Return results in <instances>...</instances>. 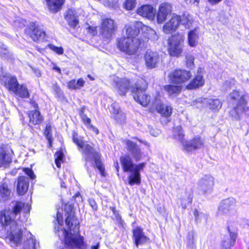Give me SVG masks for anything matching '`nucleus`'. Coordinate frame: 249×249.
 <instances>
[{
	"instance_id": "obj_55",
	"label": "nucleus",
	"mask_w": 249,
	"mask_h": 249,
	"mask_svg": "<svg viewBox=\"0 0 249 249\" xmlns=\"http://www.w3.org/2000/svg\"><path fill=\"white\" fill-rule=\"evenodd\" d=\"M192 197L189 196L187 197V200L185 201V202H184V200L183 199H182V202H181V205H182V207L185 209L186 207V204L187 203H190L192 202Z\"/></svg>"
},
{
	"instance_id": "obj_40",
	"label": "nucleus",
	"mask_w": 249,
	"mask_h": 249,
	"mask_svg": "<svg viewBox=\"0 0 249 249\" xmlns=\"http://www.w3.org/2000/svg\"><path fill=\"white\" fill-rule=\"evenodd\" d=\"M173 136L176 139L180 141L183 147V142H186V140L184 139V135L181 126H178L174 128Z\"/></svg>"
},
{
	"instance_id": "obj_23",
	"label": "nucleus",
	"mask_w": 249,
	"mask_h": 249,
	"mask_svg": "<svg viewBox=\"0 0 249 249\" xmlns=\"http://www.w3.org/2000/svg\"><path fill=\"white\" fill-rule=\"evenodd\" d=\"M132 233L134 244L137 247L139 245L144 244L149 240V238L144 234L143 229L140 227L134 228Z\"/></svg>"
},
{
	"instance_id": "obj_60",
	"label": "nucleus",
	"mask_w": 249,
	"mask_h": 249,
	"mask_svg": "<svg viewBox=\"0 0 249 249\" xmlns=\"http://www.w3.org/2000/svg\"><path fill=\"white\" fill-rule=\"evenodd\" d=\"M99 247V243H97L94 245H92L91 246V249H98Z\"/></svg>"
},
{
	"instance_id": "obj_39",
	"label": "nucleus",
	"mask_w": 249,
	"mask_h": 249,
	"mask_svg": "<svg viewBox=\"0 0 249 249\" xmlns=\"http://www.w3.org/2000/svg\"><path fill=\"white\" fill-rule=\"evenodd\" d=\"M14 93L21 98H28L30 96L28 89L24 85H19Z\"/></svg>"
},
{
	"instance_id": "obj_16",
	"label": "nucleus",
	"mask_w": 249,
	"mask_h": 249,
	"mask_svg": "<svg viewBox=\"0 0 249 249\" xmlns=\"http://www.w3.org/2000/svg\"><path fill=\"white\" fill-rule=\"evenodd\" d=\"M30 37L34 41H43L45 37V32L35 22H31L29 28Z\"/></svg>"
},
{
	"instance_id": "obj_53",
	"label": "nucleus",
	"mask_w": 249,
	"mask_h": 249,
	"mask_svg": "<svg viewBox=\"0 0 249 249\" xmlns=\"http://www.w3.org/2000/svg\"><path fill=\"white\" fill-rule=\"evenodd\" d=\"M7 50L6 49L5 46L0 43V55L2 56L6 54Z\"/></svg>"
},
{
	"instance_id": "obj_1",
	"label": "nucleus",
	"mask_w": 249,
	"mask_h": 249,
	"mask_svg": "<svg viewBox=\"0 0 249 249\" xmlns=\"http://www.w3.org/2000/svg\"><path fill=\"white\" fill-rule=\"evenodd\" d=\"M70 213H68V216L66 219V224L67 225L70 232L62 228L63 225V218L62 214L58 212L57 213V221L59 226L57 229L55 228L58 236L65 242L67 246L71 249H83L85 247L84 237L79 234V222L74 216L71 206Z\"/></svg>"
},
{
	"instance_id": "obj_9",
	"label": "nucleus",
	"mask_w": 249,
	"mask_h": 249,
	"mask_svg": "<svg viewBox=\"0 0 249 249\" xmlns=\"http://www.w3.org/2000/svg\"><path fill=\"white\" fill-rule=\"evenodd\" d=\"M191 76L190 71L178 69L171 72L168 75V77L172 83L180 84L188 81Z\"/></svg>"
},
{
	"instance_id": "obj_2",
	"label": "nucleus",
	"mask_w": 249,
	"mask_h": 249,
	"mask_svg": "<svg viewBox=\"0 0 249 249\" xmlns=\"http://www.w3.org/2000/svg\"><path fill=\"white\" fill-rule=\"evenodd\" d=\"M30 209L29 205L18 202L12 210L5 209L1 212L0 221L1 224L6 226L11 225V231L8 239L12 247H18L21 243L22 237L21 230L17 226L15 219L17 217H19L21 210L25 213H28Z\"/></svg>"
},
{
	"instance_id": "obj_46",
	"label": "nucleus",
	"mask_w": 249,
	"mask_h": 249,
	"mask_svg": "<svg viewBox=\"0 0 249 249\" xmlns=\"http://www.w3.org/2000/svg\"><path fill=\"white\" fill-rule=\"evenodd\" d=\"M44 134L49 143V146H51L52 141V127L50 124H47L45 130Z\"/></svg>"
},
{
	"instance_id": "obj_61",
	"label": "nucleus",
	"mask_w": 249,
	"mask_h": 249,
	"mask_svg": "<svg viewBox=\"0 0 249 249\" xmlns=\"http://www.w3.org/2000/svg\"><path fill=\"white\" fill-rule=\"evenodd\" d=\"M184 0L187 2H189L193 3H195L196 2L198 3L199 1V0Z\"/></svg>"
},
{
	"instance_id": "obj_59",
	"label": "nucleus",
	"mask_w": 249,
	"mask_h": 249,
	"mask_svg": "<svg viewBox=\"0 0 249 249\" xmlns=\"http://www.w3.org/2000/svg\"><path fill=\"white\" fill-rule=\"evenodd\" d=\"M34 72L37 77H39L41 76V72L39 70L35 69Z\"/></svg>"
},
{
	"instance_id": "obj_52",
	"label": "nucleus",
	"mask_w": 249,
	"mask_h": 249,
	"mask_svg": "<svg viewBox=\"0 0 249 249\" xmlns=\"http://www.w3.org/2000/svg\"><path fill=\"white\" fill-rule=\"evenodd\" d=\"M23 171L31 178L34 179L35 178L36 176L31 168H24Z\"/></svg>"
},
{
	"instance_id": "obj_47",
	"label": "nucleus",
	"mask_w": 249,
	"mask_h": 249,
	"mask_svg": "<svg viewBox=\"0 0 249 249\" xmlns=\"http://www.w3.org/2000/svg\"><path fill=\"white\" fill-rule=\"evenodd\" d=\"M103 4L105 6L111 8H115L118 6V0H103Z\"/></svg>"
},
{
	"instance_id": "obj_6",
	"label": "nucleus",
	"mask_w": 249,
	"mask_h": 249,
	"mask_svg": "<svg viewBox=\"0 0 249 249\" xmlns=\"http://www.w3.org/2000/svg\"><path fill=\"white\" fill-rule=\"evenodd\" d=\"M184 41V36L181 33L175 34L169 38L168 51L171 56L179 57L181 55Z\"/></svg>"
},
{
	"instance_id": "obj_31",
	"label": "nucleus",
	"mask_w": 249,
	"mask_h": 249,
	"mask_svg": "<svg viewBox=\"0 0 249 249\" xmlns=\"http://www.w3.org/2000/svg\"><path fill=\"white\" fill-rule=\"evenodd\" d=\"M32 105L33 106L35 110L30 111L28 113L30 119V123L33 124H37L40 123L42 121V117L40 115L39 112L36 110L37 105L33 102Z\"/></svg>"
},
{
	"instance_id": "obj_17",
	"label": "nucleus",
	"mask_w": 249,
	"mask_h": 249,
	"mask_svg": "<svg viewBox=\"0 0 249 249\" xmlns=\"http://www.w3.org/2000/svg\"><path fill=\"white\" fill-rule=\"evenodd\" d=\"M115 29L114 20L110 18H106L103 20L101 26V33L102 36L107 38H110Z\"/></svg>"
},
{
	"instance_id": "obj_11",
	"label": "nucleus",
	"mask_w": 249,
	"mask_h": 249,
	"mask_svg": "<svg viewBox=\"0 0 249 249\" xmlns=\"http://www.w3.org/2000/svg\"><path fill=\"white\" fill-rule=\"evenodd\" d=\"M214 184V178L211 176L206 175L198 181L197 189L202 194H208L213 191Z\"/></svg>"
},
{
	"instance_id": "obj_33",
	"label": "nucleus",
	"mask_w": 249,
	"mask_h": 249,
	"mask_svg": "<svg viewBox=\"0 0 249 249\" xmlns=\"http://www.w3.org/2000/svg\"><path fill=\"white\" fill-rule=\"evenodd\" d=\"M64 1L65 0H46L48 8L53 12H57L60 10Z\"/></svg>"
},
{
	"instance_id": "obj_15",
	"label": "nucleus",
	"mask_w": 249,
	"mask_h": 249,
	"mask_svg": "<svg viewBox=\"0 0 249 249\" xmlns=\"http://www.w3.org/2000/svg\"><path fill=\"white\" fill-rule=\"evenodd\" d=\"M172 6L167 2H163L159 6L157 15V20L158 23H162L167 16L172 14Z\"/></svg>"
},
{
	"instance_id": "obj_38",
	"label": "nucleus",
	"mask_w": 249,
	"mask_h": 249,
	"mask_svg": "<svg viewBox=\"0 0 249 249\" xmlns=\"http://www.w3.org/2000/svg\"><path fill=\"white\" fill-rule=\"evenodd\" d=\"M69 24L72 27H75L78 23L77 17L73 14L72 10H69L65 17Z\"/></svg>"
},
{
	"instance_id": "obj_50",
	"label": "nucleus",
	"mask_w": 249,
	"mask_h": 249,
	"mask_svg": "<svg viewBox=\"0 0 249 249\" xmlns=\"http://www.w3.org/2000/svg\"><path fill=\"white\" fill-rule=\"evenodd\" d=\"M49 47L58 54H62L64 53L63 49L61 47H56L53 45L50 44L49 45Z\"/></svg>"
},
{
	"instance_id": "obj_20",
	"label": "nucleus",
	"mask_w": 249,
	"mask_h": 249,
	"mask_svg": "<svg viewBox=\"0 0 249 249\" xmlns=\"http://www.w3.org/2000/svg\"><path fill=\"white\" fill-rule=\"evenodd\" d=\"M124 143L127 150L130 153L136 161H139L142 158L143 154L141 148L135 142L130 140H126L124 141Z\"/></svg>"
},
{
	"instance_id": "obj_62",
	"label": "nucleus",
	"mask_w": 249,
	"mask_h": 249,
	"mask_svg": "<svg viewBox=\"0 0 249 249\" xmlns=\"http://www.w3.org/2000/svg\"><path fill=\"white\" fill-rule=\"evenodd\" d=\"M114 166L115 167L117 172H119V166L118 162H116V163H114Z\"/></svg>"
},
{
	"instance_id": "obj_64",
	"label": "nucleus",
	"mask_w": 249,
	"mask_h": 249,
	"mask_svg": "<svg viewBox=\"0 0 249 249\" xmlns=\"http://www.w3.org/2000/svg\"><path fill=\"white\" fill-rule=\"evenodd\" d=\"M139 141L142 143H143L144 144H145V145L147 146H149V143L147 142L146 141H144V142H142V141L141 140H139Z\"/></svg>"
},
{
	"instance_id": "obj_19",
	"label": "nucleus",
	"mask_w": 249,
	"mask_h": 249,
	"mask_svg": "<svg viewBox=\"0 0 249 249\" xmlns=\"http://www.w3.org/2000/svg\"><path fill=\"white\" fill-rule=\"evenodd\" d=\"M203 73L204 69L202 68H199L195 78L186 86V89H195L203 86L205 83V80L203 76Z\"/></svg>"
},
{
	"instance_id": "obj_37",
	"label": "nucleus",
	"mask_w": 249,
	"mask_h": 249,
	"mask_svg": "<svg viewBox=\"0 0 249 249\" xmlns=\"http://www.w3.org/2000/svg\"><path fill=\"white\" fill-rule=\"evenodd\" d=\"M236 236L234 233H230V237L223 242L222 249H231L235 243Z\"/></svg>"
},
{
	"instance_id": "obj_24",
	"label": "nucleus",
	"mask_w": 249,
	"mask_h": 249,
	"mask_svg": "<svg viewBox=\"0 0 249 249\" xmlns=\"http://www.w3.org/2000/svg\"><path fill=\"white\" fill-rule=\"evenodd\" d=\"M142 23L140 21H135L126 25L125 26L126 36L133 39H137L136 36L139 33L140 30H142Z\"/></svg>"
},
{
	"instance_id": "obj_4",
	"label": "nucleus",
	"mask_w": 249,
	"mask_h": 249,
	"mask_svg": "<svg viewBox=\"0 0 249 249\" xmlns=\"http://www.w3.org/2000/svg\"><path fill=\"white\" fill-rule=\"evenodd\" d=\"M120 160L124 172H129L127 177L128 184L131 186L139 185L141 182L140 172L143 170L146 163L134 164L131 158L127 154L121 156Z\"/></svg>"
},
{
	"instance_id": "obj_41",
	"label": "nucleus",
	"mask_w": 249,
	"mask_h": 249,
	"mask_svg": "<svg viewBox=\"0 0 249 249\" xmlns=\"http://www.w3.org/2000/svg\"><path fill=\"white\" fill-rule=\"evenodd\" d=\"M164 89L167 92L169 95L173 96L178 94L181 91V88L179 86L166 85L164 87Z\"/></svg>"
},
{
	"instance_id": "obj_29",
	"label": "nucleus",
	"mask_w": 249,
	"mask_h": 249,
	"mask_svg": "<svg viewBox=\"0 0 249 249\" xmlns=\"http://www.w3.org/2000/svg\"><path fill=\"white\" fill-rule=\"evenodd\" d=\"M109 111L112 116L118 122H122L124 120L125 115L120 109L119 105L116 103H113L109 107Z\"/></svg>"
},
{
	"instance_id": "obj_12",
	"label": "nucleus",
	"mask_w": 249,
	"mask_h": 249,
	"mask_svg": "<svg viewBox=\"0 0 249 249\" xmlns=\"http://www.w3.org/2000/svg\"><path fill=\"white\" fill-rule=\"evenodd\" d=\"M112 85L116 88L119 94L124 95L129 89L131 82L126 78L121 79L115 75L110 77Z\"/></svg>"
},
{
	"instance_id": "obj_18",
	"label": "nucleus",
	"mask_w": 249,
	"mask_h": 249,
	"mask_svg": "<svg viewBox=\"0 0 249 249\" xmlns=\"http://www.w3.org/2000/svg\"><path fill=\"white\" fill-rule=\"evenodd\" d=\"M203 145V141L199 136H196L190 141L183 142L182 149L187 152H193L201 148Z\"/></svg>"
},
{
	"instance_id": "obj_10",
	"label": "nucleus",
	"mask_w": 249,
	"mask_h": 249,
	"mask_svg": "<svg viewBox=\"0 0 249 249\" xmlns=\"http://www.w3.org/2000/svg\"><path fill=\"white\" fill-rule=\"evenodd\" d=\"M192 105L197 108L207 106L211 109L218 110L221 107L222 103L217 99L199 98L193 102Z\"/></svg>"
},
{
	"instance_id": "obj_42",
	"label": "nucleus",
	"mask_w": 249,
	"mask_h": 249,
	"mask_svg": "<svg viewBox=\"0 0 249 249\" xmlns=\"http://www.w3.org/2000/svg\"><path fill=\"white\" fill-rule=\"evenodd\" d=\"M193 21L192 16L188 14H184L181 18L180 22L184 25L186 28H190L192 27Z\"/></svg>"
},
{
	"instance_id": "obj_56",
	"label": "nucleus",
	"mask_w": 249,
	"mask_h": 249,
	"mask_svg": "<svg viewBox=\"0 0 249 249\" xmlns=\"http://www.w3.org/2000/svg\"><path fill=\"white\" fill-rule=\"evenodd\" d=\"M88 32L92 35H95L97 33L96 27L89 26L88 28Z\"/></svg>"
},
{
	"instance_id": "obj_34",
	"label": "nucleus",
	"mask_w": 249,
	"mask_h": 249,
	"mask_svg": "<svg viewBox=\"0 0 249 249\" xmlns=\"http://www.w3.org/2000/svg\"><path fill=\"white\" fill-rule=\"evenodd\" d=\"M11 192V190L6 182H3L0 185V200L4 201L8 199L10 197Z\"/></svg>"
},
{
	"instance_id": "obj_45",
	"label": "nucleus",
	"mask_w": 249,
	"mask_h": 249,
	"mask_svg": "<svg viewBox=\"0 0 249 249\" xmlns=\"http://www.w3.org/2000/svg\"><path fill=\"white\" fill-rule=\"evenodd\" d=\"M64 156L63 153L60 151H58L55 153V162L58 168L61 167V164L63 162Z\"/></svg>"
},
{
	"instance_id": "obj_26",
	"label": "nucleus",
	"mask_w": 249,
	"mask_h": 249,
	"mask_svg": "<svg viewBox=\"0 0 249 249\" xmlns=\"http://www.w3.org/2000/svg\"><path fill=\"white\" fill-rule=\"evenodd\" d=\"M12 154L8 149L2 147L0 149V167L4 168L9 167L12 161Z\"/></svg>"
},
{
	"instance_id": "obj_58",
	"label": "nucleus",
	"mask_w": 249,
	"mask_h": 249,
	"mask_svg": "<svg viewBox=\"0 0 249 249\" xmlns=\"http://www.w3.org/2000/svg\"><path fill=\"white\" fill-rule=\"evenodd\" d=\"M89 127L92 129V130L94 132H95L96 134H97L98 133V129H97L96 127H94V126H92V125H90L89 126Z\"/></svg>"
},
{
	"instance_id": "obj_48",
	"label": "nucleus",
	"mask_w": 249,
	"mask_h": 249,
	"mask_svg": "<svg viewBox=\"0 0 249 249\" xmlns=\"http://www.w3.org/2000/svg\"><path fill=\"white\" fill-rule=\"evenodd\" d=\"M135 0H126L124 4V6L126 10H130L135 7Z\"/></svg>"
},
{
	"instance_id": "obj_35",
	"label": "nucleus",
	"mask_w": 249,
	"mask_h": 249,
	"mask_svg": "<svg viewBox=\"0 0 249 249\" xmlns=\"http://www.w3.org/2000/svg\"><path fill=\"white\" fill-rule=\"evenodd\" d=\"M38 246L39 244L35 237L30 233L27 241L23 244V249H37V247Z\"/></svg>"
},
{
	"instance_id": "obj_25",
	"label": "nucleus",
	"mask_w": 249,
	"mask_h": 249,
	"mask_svg": "<svg viewBox=\"0 0 249 249\" xmlns=\"http://www.w3.org/2000/svg\"><path fill=\"white\" fill-rule=\"evenodd\" d=\"M137 13L141 16L153 20L155 16V10L150 5H144L137 9Z\"/></svg>"
},
{
	"instance_id": "obj_43",
	"label": "nucleus",
	"mask_w": 249,
	"mask_h": 249,
	"mask_svg": "<svg viewBox=\"0 0 249 249\" xmlns=\"http://www.w3.org/2000/svg\"><path fill=\"white\" fill-rule=\"evenodd\" d=\"M194 215L195 217V220L196 222H206L208 215L202 212H199L196 209L194 211Z\"/></svg>"
},
{
	"instance_id": "obj_32",
	"label": "nucleus",
	"mask_w": 249,
	"mask_h": 249,
	"mask_svg": "<svg viewBox=\"0 0 249 249\" xmlns=\"http://www.w3.org/2000/svg\"><path fill=\"white\" fill-rule=\"evenodd\" d=\"M199 36L197 28L188 32L187 35V43L191 47H196L198 44Z\"/></svg>"
},
{
	"instance_id": "obj_13",
	"label": "nucleus",
	"mask_w": 249,
	"mask_h": 249,
	"mask_svg": "<svg viewBox=\"0 0 249 249\" xmlns=\"http://www.w3.org/2000/svg\"><path fill=\"white\" fill-rule=\"evenodd\" d=\"M230 98L236 103L234 110L237 115L243 113L246 110V99L245 96L241 95L238 91H233L230 94Z\"/></svg>"
},
{
	"instance_id": "obj_22",
	"label": "nucleus",
	"mask_w": 249,
	"mask_h": 249,
	"mask_svg": "<svg viewBox=\"0 0 249 249\" xmlns=\"http://www.w3.org/2000/svg\"><path fill=\"white\" fill-rule=\"evenodd\" d=\"M153 107L161 115L165 117L170 116L172 112V108L169 105H164L159 97H157L152 104Z\"/></svg>"
},
{
	"instance_id": "obj_57",
	"label": "nucleus",
	"mask_w": 249,
	"mask_h": 249,
	"mask_svg": "<svg viewBox=\"0 0 249 249\" xmlns=\"http://www.w3.org/2000/svg\"><path fill=\"white\" fill-rule=\"evenodd\" d=\"M82 119H83V121L84 122V123L85 124H87L88 125H89V126L90 124V119L87 117L86 116H83V117H82Z\"/></svg>"
},
{
	"instance_id": "obj_44",
	"label": "nucleus",
	"mask_w": 249,
	"mask_h": 249,
	"mask_svg": "<svg viewBox=\"0 0 249 249\" xmlns=\"http://www.w3.org/2000/svg\"><path fill=\"white\" fill-rule=\"evenodd\" d=\"M194 60L195 58L193 54L187 53L185 55L186 65L188 68L192 69L194 67Z\"/></svg>"
},
{
	"instance_id": "obj_36",
	"label": "nucleus",
	"mask_w": 249,
	"mask_h": 249,
	"mask_svg": "<svg viewBox=\"0 0 249 249\" xmlns=\"http://www.w3.org/2000/svg\"><path fill=\"white\" fill-rule=\"evenodd\" d=\"M85 81L82 78H79L77 81L72 80L68 83V87L71 89H79L84 87Z\"/></svg>"
},
{
	"instance_id": "obj_5",
	"label": "nucleus",
	"mask_w": 249,
	"mask_h": 249,
	"mask_svg": "<svg viewBox=\"0 0 249 249\" xmlns=\"http://www.w3.org/2000/svg\"><path fill=\"white\" fill-rule=\"evenodd\" d=\"M141 41L139 39H133L128 37L119 38L117 46L119 50L128 55H133L136 53Z\"/></svg>"
},
{
	"instance_id": "obj_21",
	"label": "nucleus",
	"mask_w": 249,
	"mask_h": 249,
	"mask_svg": "<svg viewBox=\"0 0 249 249\" xmlns=\"http://www.w3.org/2000/svg\"><path fill=\"white\" fill-rule=\"evenodd\" d=\"M181 18L179 16L172 14L171 18L163 26V32L165 34H170L175 31L178 27Z\"/></svg>"
},
{
	"instance_id": "obj_3",
	"label": "nucleus",
	"mask_w": 249,
	"mask_h": 249,
	"mask_svg": "<svg viewBox=\"0 0 249 249\" xmlns=\"http://www.w3.org/2000/svg\"><path fill=\"white\" fill-rule=\"evenodd\" d=\"M72 140L73 142L78 146L79 150L82 152L86 161V165L89 163L91 166L96 167L100 172L102 176H105L104 168L99 159V155L95 149L89 144L86 143L83 140V138L78 136L75 132L72 133Z\"/></svg>"
},
{
	"instance_id": "obj_30",
	"label": "nucleus",
	"mask_w": 249,
	"mask_h": 249,
	"mask_svg": "<svg viewBox=\"0 0 249 249\" xmlns=\"http://www.w3.org/2000/svg\"><path fill=\"white\" fill-rule=\"evenodd\" d=\"M142 33L144 37L142 41H145L148 39H151L152 40H158L159 36L157 34L155 30L151 28L144 25L142 24Z\"/></svg>"
},
{
	"instance_id": "obj_54",
	"label": "nucleus",
	"mask_w": 249,
	"mask_h": 249,
	"mask_svg": "<svg viewBox=\"0 0 249 249\" xmlns=\"http://www.w3.org/2000/svg\"><path fill=\"white\" fill-rule=\"evenodd\" d=\"M89 202L90 206L91 207L93 210H97V205L94 200L90 198L89 199Z\"/></svg>"
},
{
	"instance_id": "obj_8",
	"label": "nucleus",
	"mask_w": 249,
	"mask_h": 249,
	"mask_svg": "<svg viewBox=\"0 0 249 249\" xmlns=\"http://www.w3.org/2000/svg\"><path fill=\"white\" fill-rule=\"evenodd\" d=\"M146 89L145 85L142 87L137 84L135 87L131 86V91L134 100L143 107H146L150 102V96L145 92Z\"/></svg>"
},
{
	"instance_id": "obj_63",
	"label": "nucleus",
	"mask_w": 249,
	"mask_h": 249,
	"mask_svg": "<svg viewBox=\"0 0 249 249\" xmlns=\"http://www.w3.org/2000/svg\"><path fill=\"white\" fill-rule=\"evenodd\" d=\"M53 69L57 71L59 73H61V70L59 67L57 66H54Z\"/></svg>"
},
{
	"instance_id": "obj_27",
	"label": "nucleus",
	"mask_w": 249,
	"mask_h": 249,
	"mask_svg": "<svg viewBox=\"0 0 249 249\" xmlns=\"http://www.w3.org/2000/svg\"><path fill=\"white\" fill-rule=\"evenodd\" d=\"M1 81L7 89L14 93L17 91V89L19 85L17 78L14 76L3 77L1 78Z\"/></svg>"
},
{
	"instance_id": "obj_49",
	"label": "nucleus",
	"mask_w": 249,
	"mask_h": 249,
	"mask_svg": "<svg viewBox=\"0 0 249 249\" xmlns=\"http://www.w3.org/2000/svg\"><path fill=\"white\" fill-rule=\"evenodd\" d=\"M25 22L23 18L18 17L14 20V25L16 28H22L25 26Z\"/></svg>"
},
{
	"instance_id": "obj_7",
	"label": "nucleus",
	"mask_w": 249,
	"mask_h": 249,
	"mask_svg": "<svg viewBox=\"0 0 249 249\" xmlns=\"http://www.w3.org/2000/svg\"><path fill=\"white\" fill-rule=\"evenodd\" d=\"M237 212V202L232 197L222 201L218 208L217 214L231 216Z\"/></svg>"
},
{
	"instance_id": "obj_14",
	"label": "nucleus",
	"mask_w": 249,
	"mask_h": 249,
	"mask_svg": "<svg viewBox=\"0 0 249 249\" xmlns=\"http://www.w3.org/2000/svg\"><path fill=\"white\" fill-rule=\"evenodd\" d=\"M146 66L148 69H154L158 66L160 58L158 52L148 50L144 55Z\"/></svg>"
},
{
	"instance_id": "obj_51",
	"label": "nucleus",
	"mask_w": 249,
	"mask_h": 249,
	"mask_svg": "<svg viewBox=\"0 0 249 249\" xmlns=\"http://www.w3.org/2000/svg\"><path fill=\"white\" fill-rule=\"evenodd\" d=\"M160 130L156 128H149L150 134L154 137H157L160 134Z\"/></svg>"
},
{
	"instance_id": "obj_28",
	"label": "nucleus",
	"mask_w": 249,
	"mask_h": 249,
	"mask_svg": "<svg viewBox=\"0 0 249 249\" xmlns=\"http://www.w3.org/2000/svg\"><path fill=\"white\" fill-rule=\"evenodd\" d=\"M29 185V179L24 176L19 177L17 184V191L19 195H24L27 191Z\"/></svg>"
}]
</instances>
